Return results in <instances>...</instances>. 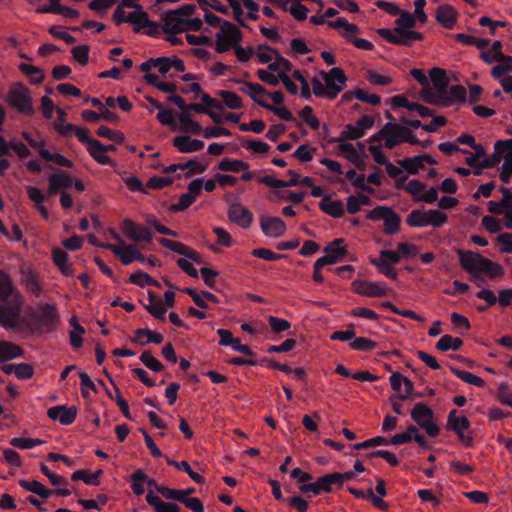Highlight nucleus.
I'll return each instance as SVG.
<instances>
[{"label":"nucleus","instance_id":"nucleus-3","mask_svg":"<svg viewBox=\"0 0 512 512\" xmlns=\"http://www.w3.org/2000/svg\"><path fill=\"white\" fill-rule=\"evenodd\" d=\"M195 12V6L185 4L178 9L166 12L162 19L163 25L160 24V31L166 34H179L184 31L185 17L191 16Z\"/></svg>","mask_w":512,"mask_h":512},{"label":"nucleus","instance_id":"nucleus-42","mask_svg":"<svg viewBox=\"0 0 512 512\" xmlns=\"http://www.w3.org/2000/svg\"><path fill=\"white\" fill-rule=\"evenodd\" d=\"M159 243L163 247H165V248H167V249H169V250H171V251H173V252H175V253H177L179 255H182L184 257H186L188 255V253H189V251L191 249L190 247L186 246L182 242L173 241V240H170V239H167V238H160L159 239Z\"/></svg>","mask_w":512,"mask_h":512},{"label":"nucleus","instance_id":"nucleus-23","mask_svg":"<svg viewBox=\"0 0 512 512\" xmlns=\"http://www.w3.org/2000/svg\"><path fill=\"white\" fill-rule=\"evenodd\" d=\"M319 208L326 214L334 218H340L344 215V205L341 200L332 201L329 195L323 196L319 203Z\"/></svg>","mask_w":512,"mask_h":512},{"label":"nucleus","instance_id":"nucleus-50","mask_svg":"<svg viewBox=\"0 0 512 512\" xmlns=\"http://www.w3.org/2000/svg\"><path fill=\"white\" fill-rule=\"evenodd\" d=\"M22 282L26 289L33 295L40 296L42 293V287L32 272L25 274L22 278Z\"/></svg>","mask_w":512,"mask_h":512},{"label":"nucleus","instance_id":"nucleus-64","mask_svg":"<svg viewBox=\"0 0 512 512\" xmlns=\"http://www.w3.org/2000/svg\"><path fill=\"white\" fill-rule=\"evenodd\" d=\"M216 38L215 50L219 54L227 52L232 46H234L226 33L218 32L216 34Z\"/></svg>","mask_w":512,"mask_h":512},{"label":"nucleus","instance_id":"nucleus-37","mask_svg":"<svg viewBox=\"0 0 512 512\" xmlns=\"http://www.w3.org/2000/svg\"><path fill=\"white\" fill-rule=\"evenodd\" d=\"M406 223L410 227L422 228L428 226L427 212H424L420 209L412 210L406 217Z\"/></svg>","mask_w":512,"mask_h":512},{"label":"nucleus","instance_id":"nucleus-5","mask_svg":"<svg viewBox=\"0 0 512 512\" xmlns=\"http://www.w3.org/2000/svg\"><path fill=\"white\" fill-rule=\"evenodd\" d=\"M377 33L389 43L403 46H410L414 41H421L424 37L420 32L400 27H396L394 30L380 28L377 30Z\"/></svg>","mask_w":512,"mask_h":512},{"label":"nucleus","instance_id":"nucleus-1","mask_svg":"<svg viewBox=\"0 0 512 512\" xmlns=\"http://www.w3.org/2000/svg\"><path fill=\"white\" fill-rule=\"evenodd\" d=\"M24 300L10 276L0 270V327L5 330L23 331L26 321L21 315Z\"/></svg>","mask_w":512,"mask_h":512},{"label":"nucleus","instance_id":"nucleus-12","mask_svg":"<svg viewBox=\"0 0 512 512\" xmlns=\"http://www.w3.org/2000/svg\"><path fill=\"white\" fill-rule=\"evenodd\" d=\"M260 227L265 236L272 238L282 237L286 232L285 222L275 216L262 215L260 217Z\"/></svg>","mask_w":512,"mask_h":512},{"label":"nucleus","instance_id":"nucleus-30","mask_svg":"<svg viewBox=\"0 0 512 512\" xmlns=\"http://www.w3.org/2000/svg\"><path fill=\"white\" fill-rule=\"evenodd\" d=\"M218 169L224 172L238 173L241 170H248L249 164L243 160L223 158L218 164Z\"/></svg>","mask_w":512,"mask_h":512},{"label":"nucleus","instance_id":"nucleus-15","mask_svg":"<svg viewBox=\"0 0 512 512\" xmlns=\"http://www.w3.org/2000/svg\"><path fill=\"white\" fill-rule=\"evenodd\" d=\"M459 255V264L460 266L469 273L472 272H480L481 265L487 264L486 258L480 255L479 253H475L472 251H464L459 249L457 251Z\"/></svg>","mask_w":512,"mask_h":512},{"label":"nucleus","instance_id":"nucleus-26","mask_svg":"<svg viewBox=\"0 0 512 512\" xmlns=\"http://www.w3.org/2000/svg\"><path fill=\"white\" fill-rule=\"evenodd\" d=\"M23 354L24 351L20 346L12 342L0 341V364L21 357Z\"/></svg>","mask_w":512,"mask_h":512},{"label":"nucleus","instance_id":"nucleus-14","mask_svg":"<svg viewBox=\"0 0 512 512\" xmlns=\"http://www.w3.org/2000/svg\"><path fill=\"white\" fill-rule=\"evenodd\" d=\"M228 218L241 228L247 229L253 222V213L240 203H232L228 209Z\"/></svg>","mask_w":512,"mask_h":512},{"label":"nucleus","instance_id":"nucleus-18","mask_svg":"<svg viewBox=\"0 0 512 512\" xmlns=\"http://www.w3.org/2000/svg\"><path fill=\"white\" fill-rule=\"evenodd\" d=\"M230 82H233L235 84H243L244 86L239 88V91L242 93L247 94L254 102H256L259 105V102H265L262 99H259L257 95H264L268 94V91L266 88L258 83H252L245 81L241 78H230Z\"/></svg>","mask_w":512,"mask_h":512},{"label":"nucleus","instance_id":"nucleus-59","mask_svg":"<svg viewBox=\"0 0 512 512\" xmlns=\"http://www.w3.org/2000/svg\"><path fill=\"white\" fill-rule=\"evenodd\" d=\"M353 34L354 33H341V36L344 37L349 42H351L358 49L371 51L374 48V45L371 41H368L363 38L354 37Z\"/></svg>","mask_w":512,"mask_h":512},{"label":"nucleus","instance_id":"nucleus-2","mask_svg":"<svg viewBox=\"0 0 512 512\" xmlns=\"http://www.w3.org/2000/svg\"><path fill=\"white\" fill-rule=\"evenodd\" d=\"M5 102L19 114L32 117L35 114L30 89L22 82H14L4 97Z\"/></svg>","mask_w":512,"mask_h":512},{"label":"nucleus","instance_id":"nucleus-16","mask_svg":"<svg viewBox=\"0 0 512 512\" xmlns=\"http://www.w3.org/2000/svg\"><path fill=\"white\" fill-rule=\"evenodd\" d=\"M355 293L368 297H383L388 294V289L383 283H374L366 280H356L353 282Z\"/></svg>","mask_w":512,"mask_h":512},{"label":"nucleus","instance_id":"nucleus-44","mask_svg":"<svg viewBox=\"0 0 512 512\" xmlns=\"http://www.w3.org/2000/svg\"><path fill=\"white\" fill-rule=\"evenodd\" d=\"M448 221L447 215L437 209H430L427 211V222L428 226L434 228L442 227Z\"/></svg>","mask_w":512,"mask_h":512},{"label":"nucleus","instance_id":"nucleus-13","mask_svg":"<svg viewBox=\"0 0 512 512\" xmlns=\"http://www.w3.org/2000/svg\"><path fill=\"white\" fill-rule=\"evenodd\" d=\"M77 412L78 410L75 406L57 405L49 408L47 415L51 420L68 426L75 421Z\"/></svg>","mask_w":512,"mask_h":512},{"label":"nucleus","instance_id":"nucleus-6","mask_svg":"<svg viewBox=\"0 0 512 512\" xmlns=\"http://www.w3.org/2000/svg\"><path fill=\"white\" fill-rule=\"evenodd\" d=\"M129 23L133 24L135 33H144L150 37H158L160 34V24L149 19V15L143 8L128 14Z\"/></svg>","mask_w":512,"mask_h":512},{"label":"nucleus","instance_id":"nucleus-21","mask_svg":"<svg viewBox=\"0 0 512 512\" xmlns=\"http://www.w3.org/2000/svg\"><path fill=\"white\" fill-rule=\"evenodd\" d=\"M440 98L444 100L443 106L449 107L456 101L464 102L467 98V92L462 85H448V88L445 90V94L441 95Z\"/></svg>","mask_w":512,"mask_h":512},{"label":"nucleus","instance_id":"nucleus-22","mask_svg":"<svg viewBox=\"0 0 512 512\" xmlns=\"http://www.w3.org/2000/svg\"><path fill=\"white\" fill-rule=\"evenodd\" d=\"M343 242L344 240L341 238L334 239L323 249V252L326 254L325 256L333 259V261H330L332 265L343 261L348 253L345 247L339 246Z\"/></svg>","mask_w":512,"mask_h":512},{"label":"nucleus","instance_id":"nucleus-10","mask_svg":"<svg viewBox=\"0 0 512 512\" xmlns=\"http://www.w3.org/2000/svg\"><path fill=\"white\" fill-rule=\"evenodd\" d=\"M338 478L339 477L336 476L335 472L325 474L320 476L315 482L300 485L299 490L303 494H307L309 492L313 493L314 495H319L322 492L332 493L334 486L338 488Z\"/></svg>","mask_w":512,"mask_h":512},{"label":"nucleus","instance_id":"nucleus-48","mask_svg":"<svg viewBox=\"0 0 512 512\" xmlns=\"http://www.w3.org/2000/svg\"><path fill=\"white\" fill-rule=\"evenodd\" d=\"M501 160L502 152L500 151V148H495V152L492 155L486 157L481 163L478 164L475 174L479 175L481 173V169L495 167L501 162Z\"/></svg>","mask_w":512,"mask_h":512},{"label":"nucleus","instance_id":"nucleus-24","mask_svg":"<svg viewBox=\"0 0 512 512\" xmlns=\"http://www.w3.org/2000/svg\"><path fill=\"white\" fill-rule=\"evenodd\" d=\"M457 15L453 7L441 5L436 11V20L446 29H452L456 23Z\"/></svg>","mask_w":512,"mask_h":512},{"label":"nucleus","instance_id":"nucleus-49","mask_svg":"<svg viewBox=\"0 0 512 512\" xmlns=\"http://www.w3.org/2000/svg\"><path fill=\"white\" fill-rule=\"evenodd\" d=\"M96 134L99 137L108 138L109 140L117 144H121L125 140L124 134L122 132L114 131L103 125L97 129Z\"/></svg>","mask_w":512,"mask_h":512},{"label":"nucleus","instance_id":"nucleus-47","mask_svg":"<svg viewBox=\"0 0 512 512\" xmlns=\"http://www.w3.org/2000/svg\"><path fill=\"white\" fill-rule=\"evenodd\" d=\"M371 264L376 266L379 270V272L383 275H385L387 278L396 280L398 274L396 273L394 267L386 260H377L376 258H373L370 260Z\"/></svg>","mask_w":512,"mask_h":512},{"label":"nucleus","instance_id":"nucleus-28","mask_svg":"<svg viewBox=\"0 0 512 512\" xmlns=\"http://www.w3.org/2000/svg\"><path fill=\"white\" fill-rule=\"evenodd\" d=\"M52 259L63 275H71L72 269L68 263V253L61 248L52 250Z\"/></svg>","mask_w":512,"mask_h":512},{"label":"nucleus","instance_id":"nucleus-41","mask_svg":"<svg viewBox=\"0 0 512 512\" xmlns=\"http://www.w3.org/2000/svg\"><path fill=\"white\" fill-rule=\"evenodd\" d=\"M394 132L400 137V144L403 142H407L411 145H418L421 143V140H419L416 136H414L410 129L407 127L401 126L398 123L394 122Z\"/></svg>","mask_w":512,"mask_h":512},{"label":"nucleus","instance_id":"nucleus-60","mask_svg":"<svg viewBox=\"0 0 512 512\" xmlns=\"http://www.w3.org/2000/svg\"><path fill=\"white\" fill-rule=\"evenodd\" d=\"M131 480L142 481L144 484L148 486V490L154 488L157 491V488H161V485H158L155 479L150 478L143 470L137 469L130 475Z\"/></svg>","mask_w":512,"mask_h":512},{"label":"nucleus","instance_id":"nucleus-4","mask_svg":"<svg viewBox=\"0 0 512 512\" xmlns=\"http://www.w3.org/2000/svg\"><path fill=\"white\" fill-rule=\"evenodd\" d=\"M410 416L420 428L426 431L428 436L436 437L439 434L440 429L433 421L434 412L425 403H416L414 408L410 411Z\"/></svg>","mask_w":512,"mask_h":512},{"label":"nucleus","instance_id":"nucleus-19","mask_svg":"<svg viewBox=\"0 0 512 512\" xmlns=\"http://www.w3.org/2000/svg\"><path fill=\"white\" fill-rule=\"evenodd\" d=\"M174 147L181 153H192L204 148V142L198 139H192L186 135L176 136L173 139Z\"/></svg>","mask_w":512,"mask_h":512},{"label":"nucleus","instance_id":"nucleus-36","mask_svg":"<svg viewBox=\"0 0 512 512\" xmlns=\"http://www.w3.org/2000/svg\"><path fill=\"white\" fill-rule=\"evenodd\" d=\"M123 250V254L120 257L123 265H130L135 260L140 262H145L146 260L145 256L134 245H125Z\"/></svg>","mask_w":512,"mask_h":512},{"label":"nucleus","instance_id":"nucleus-32","mask_svg":"<svg viewBox=\"0 0 512 512\" xmlns=\"http://www.w3.org/2000/svg\"><path fill=\"white\" fill-rule=\"evenodd\" d=\"M217 95L223 100V106L225 105L229 109L238 110L243 107L241 97L234 92L219 90Z\"/></svg>","mask_w":512,"mask_h":512},{"label":"nucleus","instance_id":"nucleus-57","mask_svg":"<svg viewBox=\"0 0 512 512\" xmlns=\"http://www.w3.org/2000/svg\"><path fill=\"white\" fill-rule=\"evenodd\" d=\"M239 139L246 149L252 150L258 154H264L270 149V146L263 141L245 140L244 137H239Z\"/></svg>","mask_w":512,"mask_h":512},{"label":"nucleus","instance_id":"nucleus-51","mask_svg":"<svg viewBox=\"0 0 512 512\" xmlns=\"http://www.w3.org/2000/svg\"><path fill=\"white\" fill-rule=\"evenodd\" d=\"M398 16L399 18L395 20V24L397 25V27L407 30L416 27L417 19L413 14L401 10V13H399Z\"/></svg>","mask_w":512,"mask_h":512},{"label":"nucleus","instance_id":"nucleus-8","mask_svg":"<svg viewBox=\"0 0 512 512\" xmlns=\"http://www.w3.org/2000/svg\"><path fill=\"white\" fill-rule=\"evenodd\" d=\"M325 80L326 98L335 99L342 92L347 77L340 67H333L328 73L322 72Z\"/></svg>","mask_w":512,"mask_h":512},{"label":"nucleus","instance_id":"nucleus-9","mask_svg":"<svg viewBox=\"0 0 512 512\" xmlns=\"http://www.w3.org/2000/svg\"><path fill=\"white\" fill-rule=\"evenodd\" d=\"M374 126V119L371 116H362L358 119L355 125H347L341 132L340 136L333 140V142H342L344 140H357L363 137L367 130Z\"/></svg>","mask_w":512,"mask_h":512},{"label":"nucleus","instance_id":"nucleus-20","mask_svg":"<svg viewBox=\"0 0 512 512\" xmlns=\"http://www.w3.org/2000/svg\"><path fill=\"white\" fill-rule=\"evenodd\" d=\"M288 174L291 175V179L288 181L275 179L270 175H265L259 178V182L272 188L294 187L300 184V175L296 171L290 169L288 170Z\"/></svg>","mask_w":512,"mask_h":512},{"label":"nucleus","instance_id":"nucleus-33","mask_svg":"<svg viewBox=\"0 0 512 512\" xmlns=\"http://www.w3.org/2000/svg\"><path fill=\"white\" fill-rule=\"evenodd\" d=\"M179 121L184 131H189L196 135L200 134L202 131L201 125L192 118L191 114L187 110L180 113Z\"/></svg>","mask_w":512,"mask_h":512},{"label":"nucleus","instance_id":"nucleus-46","mask_svg":"<svg viewBox=\"0 0 512 512\" xmlns=\"http://www.w3.org/2000/svg\"><path fill=\"white\" fill-rule=\"evenodd\" d=\"M349 346L356 351L369 352L377 346V342L365 337H356Z\"/></svg>","mask_w":512,"mask_h":512},{"label":"nucleus","instance_id":"nucleus-34","mask_svg":"<svg viewBox=\"0 0 512 512\" xmlns=\"http://www.w3.org/2000/svg\"><path fill=\"white\" fill-rule=\"evenodd\" d=\"M449 369L455 376H457L459 379H461L465 383H468L470 385H474L477 387L484 386V380L481 377L472 374L471 372L460 370L454 366H449Z\"/></svg>","mask_w":512,"mask_h":512},{"label":"nucleus","instance_id":"nucleus-17","mask_svg":"<svg viewBox=\"0 0 512 512\" xmlns=\"http://www.w3.org/2000/svg\"><path fill=\"white\" fill-rule=\"evenodd\" d=\"M39 322L47 330L52 331L59 323V313L57 308L49 303L39 305Z\"/></svg>","mask_w":512,"mask_h":512},{"label":"nucleus","instance_id":"nucleus-61","mask_svg":"<svg viewBox=\"0 0 512 512\" xmlns=\"http://www.w3.org/2000/svg\"><path fill=\"white\" fill-rule=\"evenodd\" d=\"M487 264L481 265V271L489 275L490 278L495 279L503 275L504 270L503 268L498 264L495 263L489 259L486 258Z\"/></svg>","mask_w":512,"mask_h":512},{"label":"nucleus","instance_id":"nucleus-11","mask_svg":"<svg viewBox=\"0 0 512 512\" xmlns=\"http://www.w3.org/2000/svg\"><path fill=\"white\" fill-rule=\"evenodd\" d=\"M204 19L209 25L220 27V32L226 33L233 44L242 41V32L232 22L224 20L212 12H206Z\"/></svg>","mask_w":512,"mask_h":512},{"label":"nucleus","instance_id":"nucleus-54","mask_svg":"<svg viewBox=\"0 0 512 512\" xmlns=\"http://www.w3.org/2000/svg\"><path fill=\"white\" fill-rule=\"evenodd\" d=\"M140 361L153 372H160L163 370V364L155 358L149 351H144L140 356Z\"/></svg>","mask_w":512,"mask_h":512},{"label":"nucleus","instance_id":"nucleus-38","mask_svg":"<svg viewBox=\"0 0 512 512\" xmlns=\"http://www.w3.org/2000/svg\"><path fill=\"white\" fill-rule=\"evenodd\" d=\"M353 96L356 97L359 101L366 102V103L371 104L373 106L378 105V104L381 103L380 96H378L376 94L369 95V94H367L362 89H357L354 92L346 93L344 95V98L347 99V100H351Z\"/></svg>","mask_w":512,"mask_h":512},{"label":"nucleus","instance_id":"nucleus-29","mask_svg":"<svg viewBox=\"0 0 512 512\" xmlns=\"http://www.w3.org/2000/svg\"><path fill=\"white\" fill-rule=\"evenodd\" d=\"M397 163L411 175L418 174L419 170L424 168L422 157L419 155L398 160Z\"/></svg>","mask_w":512,"mask_h":512},{"label":"nucleus","instance_id":"nucleus-62","mask_svg":"<svg viewBox=\"0 0 512 512\" xmlns=\"http://www.w3.org/2000/svg\"><path fill=\"white\" fill-rule=\"evenodd\" d=\"M387 445H388V439H386L383 436H376V437L367 439L363 442L356 443L355 445H353V448L355 450H361V449H366V448H370V447L387 446Z\"/></svg>","mask_w":512,"mask_h":512},{"label":"nucleus","instance_id":"nucleus-58","mask_svg":"<svg viewBox=\"0 0 512 512\" xmlns=\"http://www.w3.org/2000/svg\"><path fill=\"white\" fill-rule=\"evenodd\" d=\"M73 59L85 66L89 61V46L88 45H79L75 46L71 50Z\"/></svg>","mask_w":512,"mask_h":512},{"label":"nucleus","instance_id":"nucleus-53","mask_svg":"<svg viewBox=\"0 0 512 512\" xmlns=\"http://www.w3.org/2000/svg\"><path fill=\"white\" fill-rule=\"evenodd\" d=\"M259 106L273 112L281 120H284V121H293L294 120L293 114L286 107L273 106L267 102H259Z\"/></svg>","mask_w":512,"mask_h":512},{"label":"nucleus","instance_id":"nucleus-35","mask_svg":"<svg viewBox=\"0 0 512 512\" xmlns=\"http://www.w3.org/2000/svg\"><path fill=\"white\" fill-rule=\"evenodd\" d=\"M384 221V233L387 235H393L395 234L400 227L401 224V218L400 216L391 209L389 213L385 216L383 219Z\"/></svg>","mask_w":512,"mask_h":512},{"label":"nucleus","instance_id":"nucleus-45","mask_svg":"<svg viewBox=\"0 0 512 512\" xmlns=\"http://www.w3.org/2000/svg\"><path fill=\"white\" fill-rule=\"evenodd\" d=\"M259 49H266L275 56V59L278 60L280 71H284L286 74L287 72L292 71V63L288 59L284 58L277 49L272 48L267 44H260Z\"/></svg>","mask_w":512,"mask_h":512},{"label":"nucleus","instance_id":"nucleus-31","mask_svg":"<svg viewBox=\"0 0 512 512\" xmlns=\"http://www.w3.org/2000/svg\"><path fill=\"white\" fill-rule=\"evenodd\" d=\"M463 345L462 339L451 335H443L436 343V348L440 351H458Z\"/></svg>","mask_w":512,"mask_h":512},{"label":"nucleus","instance_id":"nucleus-40","mask_svg":"<svg viewBox=\"0 0 512 512\" xmlns=\"http://www.w3.org/2000/svg\"><path fill=\"white\" fill-rule=\"evenodd\" d=\"M129 282L140 287H144L146 285L160 287L158 281L142 271L131 274L129 277Z\"/></svg>","mask_w":512,"mask_h":512},{"label":"nucleus","instance_id":"nucleus-63","mask_svg":"<svg viewBox=\"0 0 512 512\" xmlns=\"http://www.w3.org/2000/svg\"><path fill=\"white\" fill-rule=\"evenodd\" d=\"M268 323L274 333L284 332L291 327V323L289 321L273 315L268 316Z\"/></svg>","mask_w":512,"mask_h":512},{"label":"nucleus","instance_id":"nucleus-25","mask_svg":"<svg viewBox=\"0 0 512 512\" xmlns=\"http://www.w3.org/2000/svg\"><path fill=\"white\" fill-rule=\"evenodd\" d=\"M429 76L434 86V90L438 91L440 96L444 95L449 84L446 71L441 68L434 67L429 71Z\"/></svg>","mask_w":512,"mask_h":512},{"label":"nucleus","instance_id":"nucleus-52","mask_svg":"<svg viewBox=\"0 0 512 512\" xmlns=\"http://www.w3.org/2000/svg\"><path fill=\"white\" fill-rule=\"evenodd\" d=\"M327 25L335 30L343 28V33H360V28L356 24L348 23L345 18H338L335 21H327Z\"/></svg>","mask_w":512,"mask_h":512},{"label":"nucleus","instance_id":"nucleus-55","mask_svg":"<svg viewBox=\"0 0 512 512\" xmlns=\"http://www.w3.org/2000/svg\"><path fill=\"white\" fill-rule=\"evenodd\" d=\"M41 439L15 437L10 440V444L19 449H32L43 444Z\"/></svg>","mask_w":512,"mask_h":512},{"label":"nucleus","instance_id":"nucleus-43","mask_svg":"<svg viewBox=\"0 0 512 512\" xmlns=\"http://www.w3.org/2000/svg\"><path fill=\"white\" fill-rule=\"evenodd\" d=\"M102 470H97L94 474L88 475L83 470H76L73 472L71 478L74 481L82 480L85 484L91 486H97L99 484L98 478L102 474Z\"/></svg>","mask_w":512,"mask_h":512},{"label":"nucleus","instance_id":"nucleus-7","mask_svg":"<svg viewBox=\"0 0 512 512\" xmlns=\"http://www.w3.org/2000/svg\"><path fill=\"white\" fill-rule=\"evenodd\" d=\"M457 409H452L447 417V429L457 434L459 441L466 447L473 445V438L464 431L470 428V421L466 416H459Z\"/></svg>","mask_w":512,"mask_h":512},{"label":"nucleus","instance_id":"nucleus-39","mask_svg":"<svg viewBox=\"0 0 512 512\" xmlns=\"http://www.w3.org/2000/svg\"><path fill=\"white\" fill-rule=\"evenodd\" d=\"M20 71H22L25 75L30 77L32 84H40L44 80L43 71L33 65L21 63L19 66Z\"/></svg>","mask_w":512,"mask_h":512},{"label":"nucleus","instance_id":"nucleus-27","mask_svg":"<svg viewBox=\"0 0 512 512\" xmlns=\"http://www.w3.org/2000/svg\"><path fill=\"white\" fill-rule=\"evenodd\" d=\"M19 485L26 491L34 493L43 499H48L53 494L52 490L48 489L37 480L29 481L22 479L19 481Z\"/></svg>","mask_w":512,"mask_h":512},{"label":"nucleus","instance_id":"nucleus-56","mask_svg":"<svg viewBox=\"0 0 512 512\" xmlns=\"http://www.w3.org/2000/svg\"><path fill=\"white\" fill-rule=\"evenodd\" d=\"M450 319L456 328V332L459 334H464L471 328L468 318L457 312H453L450 316Z\"/></svg>","mask_w":512,"mask_h":512}]
</instances>
